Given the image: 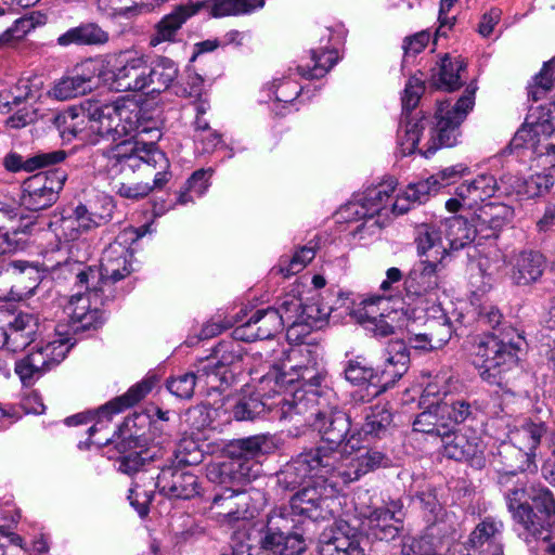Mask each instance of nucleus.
Here are the masks:
<instances>
[{
    "mask_svg": "<svg viewBox=\"0 0 555 555\" xmlns=\"http://www.w3.org/2000/svg\"><path fill=\"white\" fill-rule=\"evenodd\" d=\"M81 108L82 117L88 119L90 133L79 127V121L68 125L67 129L74 137L88 139L93 144L100 139L112 142L120 140L119 143L126 140L139 141L137 137L142 134L149 135L150 141L160 138V131L141 118V111L132 102H87Z\"/></svg>",
    "mask_w": 555,
    "mask_h": 555,
    "instance_id": "1",
    "label": "nucleus"
},
{
    "mask_svg": "<svg viewBox=\"0 0 555 555\" xmlns=\"http://www.w3.org/2000/svg\"><path fill=\"white\" fill-rule=\"evenodd\" d=\"M514 529L529 550L537 554L545 545L555 527V498L543 486H532L527 494L525 488H514L505 494Z\"/></svg>",
    "mask_w": 555,
    "mask_h": 555,
    "instance_id": "2",
    "label": "nucleus"
},
{
    "mask_svg": "<svg viewBox=\"0 0 555 555\" xmlns=\"http://www.w3.org/2000/svg\"><path fill=\"white\" fill-rule=\"evenodd\" d=\"M302 455L300 453L289 463H287L278 473V483L285 490L300 489L291 499V511L280 508V512L292 515L305 516L313 521L324 520L332 516L331 503L335 488L341 483L337 472L324 473L318 469H311L306 474H296L295 479L286 477V470Z\"/></svg>",
    "mask_w": 555,
    "mask_h": 555,
    "instance_id": "3",
    "label": "nucleus"
},
{
    "mask_svg": "<svg viewBox=\"0 0 555 555\" xmlns=\"http://www.w3.org/2000/svg\"><path fill=\"white\" fill-rule=\"evenodd\" d=\"M391 465L390 457L376 449L359 450L356 454H344L334 448H315L302 455L286 470V477L295 479L296 474H306L315 467L321 472H337L341 483L358 480L361 476Z\"/></svg>",
    "mask_w": 555,
    "mask_h": 555,
    "instance_id": "4",
    "label": "nucleus"
},
{
    "mask_svg": "<svg viewBox=\"0 0 555 555\" xmlns=\"http://www.w3.org/2000/svg\"><path fill=\"white\" fill-rule=\"evenodd\" d=\"M285 375L279 376L273 370L263 375L258 383L256 393L249 397H242L233 408V415L237 421H253L263 416L267 412L280 420L292 418L295 414H306L308 404L314 401L312 397L298 396V392H291L292 399L286 395L282 396V386Z\"/></svg>",
    "mask_w": 555,
    "mask_h": 555,
    "instance_id": "5",
    "label": "nucleus"
},
{
    "mask_svg": "<svg viewBox=\"0 0 555 555\" xmlns=\"http://www.w3.org/2000/svg\"><path fill=\"white\" fill-rule=\"evenodd\" d=\"M94 162L100 170L105 171L112 178L124 173L126 170L133 172L140 169L142 165L157 169L153 185H151L152 190H162L171 177L168 171L169 160L165 153L155 146V141L146 143L126 140L116 143L100 150Z\"/></svg>",
    "mask_w": 555,
    "mask_h": 555,
    "instance_id": "6",
    "label": "nucleus"
},
{
    "mask_svg": "<svg viewBox=\"0 0 555 555\" xmlns=\"http://www.w3.org/2000/svg\"><path fill=\"white\" fill-rule=\"evenodd\" d=\"M131 257L132 254L126 245L113 242L103 250L100 268L86 267L82 262L67 260L61 269L70 272L77 279V284L91 288L98 302L103 300L99 296V291H105L113 297L112 284L131 273Z\"/></svg>",
    "mask_w": 555,
    "mask_h": 555,
    "instance_id": "7",
    "label": "nucleus"
},
{
    "mask_svg": "<svg viewBox=\"0 0 555 555\" xmlns=\"http://www.w3.org/2000/svg\"><path fill=\"white\" fill-rule=\"evenodd\" d=\"M446 263L420 259L414 262L403 281V300L416 311L440 312V292L444 287Z\"/></svg>",
    "mask_w": 555,
    "mask_h": 555,
    "instance_id": "8",
    "label": "nucleus"
},
{
    "mask_svg": "<svg viewBox=\"0 0 555 555\" xmlns=\"http://www.w3.org/2000/svg\"><path fill=\"white\" fill-rule=\"evenodd\" d=\"M384 366L378 374L372 366L359 358L350 360L345 369L346 379L354 385L369 383L374 387L376 396L392 387L408 371L410 352L401 339L390 340L383 351Z\"/></svg>",
    "mask_w": 555,
    "mask_h": 555,
    "instance_id": "9",
    "label": "nucleus"
},
{
    "mask_svg": "<svg viewBox=\"0 0 555 555\" xmlns=\"http://www.w3.org/2000/svg\"><path fill=\"white\" fill-rule=\"evenodd\" d=\"M476 87H467L464 94L451 104L449 100L439 101L435 113V126L429 130V139L418 152L429 157L440 147H451L461 135L460 127L475 105Z\"/></svg>",
    "mask_w": 555,
    "mask_h": 555,
    "instance_id": "10",
    "label": "nucleus"
},
{
    "mask_svg": "<svg viewBox=\"0 0 555 555\" xmlns=\"http://www.w3.org/2000/svg\"><path fill=\"white\" fill-rule=\"evenodd\" d=\"M295 520L280 511L271 512L262 531L260 547L241 543L233 546V555H300L306 544L300 534L294 532Z\"/></svg>",
    "mask_w": 555,
    "mask_h": 555,
    "instance_id": "11",
    "label": "nucleus"
},
{
    "mask_svg": "<svg viewBox=\"0 0 555 555\" xmlns=\"http://www.w3.org/2000/svg\"><path fill=\"white\" fill-rule=\"evenodd\" d=\"M519 350L518 343L505 341L495 334H488L474 338L470 356L481 378L500 385L502 373L517 364Z\"/></svg>",
    "mask_w": 555,
    "mask_h": 555,
    "instance_id": "12",
    "label": "nucleus"
},
{
    "mask_svg": "<svg viewBox=\"0 0 555 555\" xmlns=\"http://www.w3.org/2000/svg\"><path fill=\"white\" fill-rule=\"evenodd\" d=\"M75 285L85 288L86 292L83 294L78 292L73 295L64 307V313L68 319L69 331L73 334H78L89 330H96L104 322L103 312L100 310L99 306L104 305L112 296L105 291H99V296L102 297L103 300L95 302L94 292L91 288L77 284L76 278Z\"/></svg>",
    "mask_w": 555,
    "mask_h": 555,
    "instance_id": "13",
    "label": "nucleus"
},
{
    "mask_svg": "<svg viewBox=\"0 0 555 555\" xmlns=\"http://www.w3.org/2000/svg\"><path fill=\"white\" fill-rule=\"evenodd\" d=\"M460 388L457 379L446 373L437 375L427 384L424 393L427 397H439L438 410L443 420L453 424H462L475 416L474 405L465 398H453L451 395Z\"/></svg>",
    "mask_w": 555,
    "mask_h": 555,
    "instance_id": "14",
    "label": "nucleus"
},
{
    "mask_svg": "<svg viewBox=\"0 0 555 555\" xmlns=\"http://www.w3.org/2000/svg\"><path fill=\"white\" fill-rule=\"evenodd\" d=\"M153 384V380L144 379L130 387L125 395L102 405L95 412L79 413L69 416L65 420V423L72 426L96 420L95 424L88 429L89 436L92 437L95 431L103 429L107 423L111 422L113 415L141 401L152 390Z\"/></svg>",
    "mask_w": 555,
    "mask_h": 555,
    "instance_id": "15",
    "label": "nucleus"
},
{
    "mask_svg": "<svg viewBox=\"0 0 555 555\" xmlns=\"http://www.w3.org/2000/svg\"><path fill=\"white\" fill-rule=\"evenodd\" d=\"M527 117L525 125L516 132L513 144L531 151L537 157H544L545 165L555 167V130L547 118L533 120Z\"/></svg>",
    "mask_w": 555,
    "mask_h": 555,
    "instance_id": "16",
    "label": "nucleus"
},
{
    "mask_svg": "<svg viewBox=\"0 0 555 555\" xmlns=\"http://www.w3.org/2000/svg\"><path fill=\"white\" fill-rule=\"evenodd\" d=\"M67 338H59L47 343L27 354L15 364V373L22 383L30 386L44 372L59 364L69 350Z\"/></svg>",
    "mask_w": 555,
    "mask_h": 555,
    "instance_id": "17",
    "label": "nucleus"
},
{
    "mask_svg": "<svg viewBox=\"0 0 555 555\" xmlns=\"http://www.w3.org/2000/svg\"><path fill=\"white\" fill-rule=\"evenodd\" d=\"M219 486L221 490L215 494L210 511L220 525L234 527L255 517V509L249 506L250 498L244 489Z\"/></svg>",
    "mask_w": 555,
    "mask_h": 555,
    "instance_id": "18",
    "label": "nucleus"
},
{
    "mask_svg": "<svg viewBox=\"0 0 555 555\" xmlns=\"http://www.w3.org/2000/svg\"><path fill=\"white\" fill-rule=\"evenodd\" d=\"M65 180L66 175L60 170L39 173L28 178L23 184L22 205L33 211L52 206L56 202Z\"/></svg>",
    "mask_w": 555,
    "mask_h": 555,
    "instance_id": "19",
    "label": "nucleus"
},
{
    "mask_svg": "<svg viewBox=\"0 0 555 555\" xmlns=\"http://www.w3.org/2000/svg\"><path fill=\"white\" fill-rule=\"evenodd\" d=\"M361 518V529L369 535L377 540H392L397 537L402 519V504L391 502L388 507L370 506L359 507Z\"/></svg>",
    "mask_w": 555,
    "mask_h": 555,
    "instance_id": "20",
    "label": "nucleus"
},
{
    "mask_svg": "<svg viewBox=\"0 0 555 555\" xmlns=\"http://www.w3.org/2000/svg\"><path fill=\"white\" fill-rule=\"evenodd\" d=\"M262 474L259 460L230 456L228 461L211 463L206 468L208 480L216 485H231L244 489L250 481Z\"/></svg>",
    "mask_w": 555,
    "mask_h": 555,
    "instance_id": "21",
    "label": "nucleus"
},
{
    "mask_svg": "<svg viewBox=\"0 0 555 555\" xmlns=\"http://www.w3.org/2000/svg\"><path fill=\"white\" fill-rule=\"evenodd\" d=\"M300 357L302 360L289 366V372H278L279 376H286L282 386V392L286 390L288 385L295 382H301L302 386H320L325 377L322 357L317 349H311L308 346L300 347L292 350L291 360H297Z\"/></svg>",
    "mask_w": 555,
    "mask_h": 555,
    "instance_id": "22",
    "label": "nucleus"
},
{
    "mask_svg": "<svg viewBox=\"0 0 555 555\" xmlns=\"http://www.w3.org/2000/svg\"><path fill=\"white\" fill-rule=\"evenodd\" d=\"M310 408L311 412L305 421L318 430L322 440L327 443V446H321L320 448L339 450L340 444L350 433L349 416L337 409L320 410L312 405Z\"/></svg>",
    "mask_w": 555,
    "mask_h": 555,
    "instance_id": "23",
    "label": "nucleus"
},
{
    "mask_svg": "<svg viewBox=\"0 0 555 555\" xmlns=\"http://www.w3.org/2000/svg\"><path fill=\"white\" fill-rule=\"evenodd\" d=\"M146 57L143 55L121 54L115 61L105 80L119 92L146 90Z\"/></svg>",
    "mask_w": 555,
    "mask_h": 555,
    "instance_id": "24",
    "label": "nucleus"
},
{
    "mask_svg": "<svg viewBox=\"0 0 555 555\" xmlns=\"http://www.w3.org/2000/svg\"><path fill=\"white\" fill-rule=\"evenodd\" d=\"M396 188L397 180L393 177H387L358 195L348 204L347 210L356 216L377 215L389 218V205Z\"/></svg>",
    "mask_w": 555,
    "mask_h": 555,
    "instance_id": "25",
    "label": "nucleus"
},
{
    "mask_svg": "<svg viewBox=\"0 0 555 555\" xmlns=\"http://www.w3.org/2000/svg\"><path fill=\"white\" fill-rule=\"evenodd\" d=\"M443 453L455 461H466L472 467L481 469L486 466L488 457L486 443L474 433L453 431L449 438L442 439Z\"/></svg>",
    "mask_w": 555,
    "mask_h": 555,
    "instance_id": "26",
    "label": "nucleus"
},
{
    "mask_svg": "<svg viewBox=\"0 0 555 555\" xmlns=\"http://www.w3.org/2000/svg\"><path fill=\"white\" fill-rule=\"evenodd\" d=\"M155 487L169 499L191 500L201 493L198 477L179 466L164 467L156 477Z\"/></svg>",
    "mask_w": 555,
    "mask_h": 555,
    "instance_id": "27",
    "label": "nucleus"
},
{
    "mask_svg": "<svg viewBox=\"0 0 555 555\" xmlns=\"http://www.w3.org/2000/svg\"><path fill=\"white\" fill-rule=\"evenodd\" d=\"M204 5V1L189 0L185 3L173 7L172 11L163 16L155 25L154 31L150 36L149 44L155 48L165 42H175L182 25L192 16L196 15Z\"/></svg>",
    "mask_w": 555,
    "mask_h": 555,
    "instance_id": "28",
    "label": "nucleus"
},
{
    "mask_svg": "<svg viewBox=\"0 0 555 555\" xmlns=\"http://www.w3.org/2000/svg\"><path fill=\"white\" fill-rule=\"evenodd\" d=\"M489 462L498 473L502 474L501 483L505 476L522 472H535L538 468L535 453H527V451H522L509 441L501 442L496 451L492 452Z\"/></svg>",
    "mask_w": 555,
    "mask_h": 555,
    "instance_id": "29",
    "label": "nucleus"
},
{
    "mask_svg": "<svg viewBox=\"0 0 555 555\" xmlns=\"http://www.w3.org/2000/svg\"><path fill=\"white\" fill-rule=\"evenodd\" d=\"M285 325L273 308L257 310L248 321L238 325L233 331V337L237 340L268 339L283 330Z\"/></svg>",
    "mask_w": 555,
    "mask_h": 555,
    "instance_id": "30",
    "label": "nucleus"
},
{
    "mask_svg": "<svg viewBox=\"0 0 555 555\" xmlns=\"http://www.w3.org/2000/svg\"><path fill=\"white\" fill-rule=\"evenodd\" d=\"M470 221L480 238L495 237L498 232L512 220L514 209L502 203H487L473 209Z\"/></svg>",
    "mask_w": 555,
    "mask_h": 555,
    "instance_id": "31",
    "label": "nucleus"
},
{
    "mask_svg": "<svg viewBox=\"0 0 555 555\" xmlns=\"http://www.w3.org/2000/svg\"><path fill=\"white\" fill-rule=\"evenodd\" d=\"M37 330V318L27 312L18 313L8 328L0 327L2 349L13 353L24 350L34 340Z\"/></svg>",
    "mask_w": 555,
    "mask_h": 555,
    "instance_id": "32",
    "label": "nucleus"
},
{
    "mask_svg": "<svg viewBox=\"0 0 555 555\" xmlns=\"http://www.w3.org/2000/svg\"><path fill=\"white\" fill-rule=\"evenodd\" d=\"M498 192L504 194L502 182L499 184L493 175L481 173L461 183L455 194L464 202L467 209H475Z\"/></svg>",
    "mask_w": 555,
    "mask_h": 555,
    "instance_id": "33",
    "label": "nucleus"
},
{
    "mask_svg": "<svg viewBox=\"0 0 555 555\" xmlns=\"http://www.w3.org/2000/svg\"><path fill=\"white\" fill-rule=\"evenodd\" d=\"M414 244L421 259H431L444 263L448 248L444 243L440 223H421L415 228Z\"/></svg>",
    "mask_w": 555,
    "mask_h": 555,
    "instance_id": "34",
    "label": "nucleus"
},
{
    "mask_svg": "<svg viewBox=\"0 0 555 555\" xmlns=\"http://www.w3.org/2000/svg\"><path fill=\"white\" fill-rule=\"evenodd\" d=\"M320 555H365L360 545L359 534L348 526H339L328 533L324 532L319 542Z\"/></svg>",
    "mask_w": 555,
    "mask_h": 555,
    "instance_id": "35",
    "label": "nucleus"
},
{
    "mask_svg": "<svg viewBox=\"0 0 555 555\" xmlns=\"http://www.w3.org/2000/svg\"><path fill=\"white\" fill-rule=\"evenodd\" d=\"M505 195H517L519 199H529L548 192L554 184L550 173H535L527 179H520L512 173H505L501 178Z\"/></svg>",
    "mask_w": 555,
    "mask_h": 555,
    "instance_id": "36",
    "label": "nucleus"
},
{
    "mask_svg": "<svg viewBox=\"0 0 555 555\" xmlns=\"http://www.w3.org/2000/svg\"><path fill=\"white\" fill-rule=\"evenodd\" d=\"M511 278L516 285H530L542 276L545 269V258L539 251L522 250L512 260Z\"/></svg>",
    "mask_w": 555,
    "mask_h": 555,
    "instance_id": "37",
    "label": "nucleus"
},
{
    "mask_svg": "<svg viewBox=\"0 0 555 555\" xmlns=\"http://www.w3.org/2000/svg\"><path fill=\"white\" fill-rule=\"evenodd\" d=\"M198 388L207 395L222 392L234 382V372L219 367L214 359H203L196 364Z\"/></svg>",
    "mask_w": 555,
    "mask_h": 555,
    "instance_id": "38",
    "label": "nucleus"
},
{
    "mask_svg": "<svg viewBox=\"0 0 555 555\" xmlns=\"http://www.w3.org/2000/svg\"><path fill=\"white\" fill-rule=\"evenodd\" d=\"M178 74L177 64L166 56H157L151 63L146 60V90L152 93L168 90L178 78Z\"/></svg>",
    "mask_w": 555,
    "mask_h": 555,
    "instance_id": "39",
    "label": "nucleus"
},
{
    "mask_svg": "<svg viewBox=\"0 0 555 555\" xmlns=\"http://www.w3.org/2000/svg\"><path fill=\"white\" fill-rule=\"evenodd\" d=\"M443 234L448 254L464 248L477 236L473 223L463 216H454L439 222Z\"/></svg>",
    "mask_w": 555,
    "mask_h": 555,
    "instance_id": "40",
    "label": "nucleus"
},
{
    "mask_svg": "<svg viewBox=\"0 0 555 555\" xmlns=\"http://www.w3.org/2000/svg\"><path fill=\"white\" fill-rule=\"evenodd\" d=\"M66 157V153L62 150L42 152L23 159V157L16 153L8 154L3 159L4 167L12 172L21 170L31 172L37 169L62 163Z\"/></svg>",
    "mask_w": 555,
    "mask_h": 555,
    "instance_id": "41",
    "label": "nucleus"
},
{
    "mask_svg": "<svg viewBox=\"0 0 555 555\" xmlns=\"http://www.w3.org/2000/svg\"><path fill=\"white\" fill-rule=\"evenodd\" d=\"M413 430L441 439L449 438L451 434L450 424L443 420L442 413L438 410V402L417 414L413 422Z\"/></svg>",
    "mask_w": 555,
    "mask_h": 555,
    "instance_id": "42",
    "label": "nucleus"
},
{
    "mask_svg": "<svg viewBox=\"0 0 555 555\" xmlns=\"http://www.w3.org/2000/svg\"><path fill=\"white\" fill-rule=\"evenodd\" d=\"M108 41V34L95 24H86L68 29L57 38L60 46L103 44Z\"/></svg>",
    "mask_w": 555,
    "mask_h": 555,
    "instance_id": "43",
    "label": "nucleus"
},
{
    "mask_svg": "<svg viewBox=\"0 0 555 555\" xmlns=\"http://www.w3.org/2000/svg\"><path fill=\"white\" fill-rule=\"evenodd\" d=\"M380 297L363 300V308L360 309V322L375 336L386 337L393 333V326L387 321L384 313H379L377 305L382 304Z\"/></svg>",
    "mask_w": 555,
    "mask_h": 555,
    "instance_id": "44",
    "label": "nucleus"
},
{
    "mask_svg": "<svg viewBox=\"0 0 555 555\" xmlns=\"http://www.w3.org/2000/svg\"><path fill=\"white\" fill-rule=\"evenodd\" d=\"M102 203V212L96 211V209L90 210L89 206L83 204H79L73 210L82 234L112 220L115 208L113 198H104Z\"/></svg>",
    "mask_w": 555,
    "mask_h": 555,
    "instance_id": "45",
    "label": "nucleus"
},
{
    "mask_svg": "<svg viewBox=\"0 0 555 555\" xmlns=\"http://www.w3.org/2000/svg\"><path fill=\"white\" fill-rule=\"evenodd\" d=\"M1 271L10 278L16 279L20 283L25 284L26 293H31L40 283L43 271L38 264L26 260H12L1 267Z\"/></svg>",
    "mask_w": 555,
    "mask_h": 555,
    "instance_id": "46",
    "label": "nucleus"
},
{
    "mask_svg": "<svg viewBox=\"0 0 555 555\" xmlns=\"http://www.w3.org/2000/svg\"><path fill=\"white\" fill-rule=\"evenodd\" d=\"M47 23V15L41 12H31L20 18L0 35V48L10 46L23 39L28 33Z\"/></svg>",
    "mask_w": 555,
    "mask_h": 555,
    "instance_id": "47",
    "label": "nucleus"
},
{
    "mask_svg": "<svg viewBox=\"0 0 555 555\" xmlns=\"http://www.w3.org/2000/svg\"><path fill=\"white\" fill-rule=\"evenodd\" d=\"M466 64L461 56L446 54L440 62L438 73V87L447 91H453L462 85V74Z\"/></svg>",
    "mask_w": 555,
    "mask_h": 555,
    "instance_id": "48",
    "label": "nucleus"
},
{
    "mask_svg": "<svg viewBox=\"0 0 555 555\" xmlns=\"http://www.w3.org/2000/svg\"><path fill=\"white\" fill-rule=\"evenodd\" d=\"M270 449L269 438L264 435H256L233 441L228 448V453L230 456L258 460L259 456L269 452Z\"/></svg>",
    "mask_w": 555,
    "mask_h": 555,
    "instance_id": "49",
    "label": "nucleus"
},
{
    "mask_svg": "<svg viewBox=\"0 0 555 555\" xmlns=\"http://www.w3.org/2000/svg\"><path fill=\"white\" fill-rule=\"evenodd\" d=\"M214 17L244 15L264 5V0H208Z\"/></svg>",
    "mask_w": 555,
    "mask_h": 555,
    "instance_id": "50",
    "label": "nucleus"
},
{
    "mask_svg": "<svg viewBox=\"0 0 555 555\" xmlns=\"http://www.w3.org/2000/svg\"><path fill=\"white\" fill-rule=\"evenodd\" d=\"M338 60V53L335 50H312L311 61L312 67L298 66V74L307 79H318L326 75V73L335 65Z\"/></svg>",
    "mask_w": 555,
    "mask_h": 555,
    "instance_id": "51",
    "label": "nucleus"
},
{
    "mask_svg": "<svg viewBox=\"0 0 555 555\" xmlns=\"http://www.w3.org/2000/svg\"><path fill=\"white\" fill-rule=\"evenodd\" d=\"M428 121L426 119H408L398 130V142L403 156L414 153L421 141V134Z\"/></svg>",
    "mask_w": 555,
    "mask_h": 555,
    "instance_id": "52",
    "label": "nucleus"
},
{
    "mask_svg": "<svg viewBox=\"0 0 555 555\" xmlns=\"http://www.w3.org/2000/svg\"><path fill=\"white\" fill-rule=\"evenodd\" d=\"M503 530V522L494 518H486L479 522L473 530L468 538V545L478 548L483 546L486 543L493 544V551L495 550V541L501 535ZM498 547H500L498 545Z\"/></svg>",
    "mask_w": 555,
    "mask_h": 555,
    "instance_id": "53",
    "label": "nucleus"
},
{
    "mask_svg": "<svg viewBox=\"0 0 555 555\" xmlns=\"http://www.w3.org/2000/svg\"><path fill=\"white\" fill-rule=\"evenodd\" d=\"M544 431L542 424L526 423L512 433L509 442L527 453H535Z\"/></svg>",
    "mask_w": 555,
    "mask_h": 555,
    "instance_id": "54",
    "label": "nucleus"
},
{
    "mask_svg": "<svg viewBox=\"0 0 555 555\" xmlns=\"http://www.w3.org/2000/svg\"><path fill=\"white\" fill-rule=\"evenodd\" d=\"M392 422V414L386 405L376 404L370 408L361 427L364 436L379 437Z\"/></svg>",
    "mask_w": 555,
    "mask_h": 555,
    "instance_id": "55",
    "label": "nucleus"
},
{
    "mask_svg": "<svg viewBox=\"0 0 555 555\" xmlns=\"http://www.w3.org/2000/svg\"><path fill=\"white\" fill-rule=\"evenodd\" d=\"M315 257V249L312 246H304L291 258L283 257L279 263V272L287 278L297 274Z\"/></svg>",
    "mask_w": 555,
    "mask_h": 555,
    "instance_id": "56",
    "label": "nucleus"
},
{
    "mask_svg": "<svg viewBox=\"0 0 555 555\" xmlns=\"http://www.w3.org/2000/svg\"><path fill=\"white\" fill-rule=\"evenodd\" d=\"M212 176L211 169H198L186 181L184 192L178 197V203L184 205L193 199V195L202 196L209 186V179Z\"/></svg>",
    "mask_w": 555,
    "mask_h": 555,
    "instance_id": "57",
    "label": "nucleus"
},
{
    "mask_svg": "<svg viewBox=\"0 0 555 555\" xmlns=\"http://www.w3.org/2000/svg\"><path fill=\"white\" fill-rule=\"evenodd\" d=\"M207 359H214L219 367L225 371H233L238 362L242 361V347L235 341L220 343L214 350V354Z\"/></svg>",
    "mask_w": 555,
    "mask_h": 555,
    "instance_id": "58",
    "label": "nucleus"
},
{
    "mask_svg": "<svg viewBox=\"0 0 555 555\" xmlns=\"http://www.w3.org/2000/svg\"><path fill=\"white\" fill-rule=\"evenodd\" d=\"M304 302L300 298L293 294H286L279 300L278 307L274 309L279 311L283 324L294 328L300 325L299 317Z\"/></svg>",
    "mask_w": 555,
    "mask_h": 555,
    "instance_id": "59",
    "label": "nucleus"
},
{
    "mask_svg": "<svg viewBox=\"0 0 555 555\" xmlns=\"http://www.w3.org/2000/svg\"><path fill=\"white\" fill-rule=\"evenodd\" d=\"M554 69L555 59H552L548 62H545L539 74L534 76L533 83L529 86L528 90V95L532 101H539L542 95L551 90L553 87Z\"/></svg>",
    "mask_w": 555,
    "mask_h": 555,
    "instance_id": "60",
    "label": "nucleus"
},
{
    "mask_svg": "<svg viewBox=\"0 0 555 555\" xmlns=\"http://www.w3.org/2000/svg\"><path fill=\"white\" fill-rule=\"evenodd\" d=\"M96 8L107 17H131L140 12L134 0H96Z\"/></svg>",
    "mask_w": 555,
    "mask_h": 555,
    "instance_id": "61",
    "label": "nucleus"
},
{
    "mask_svg": "<svg viewBox=\"0 0 555 555\" xmlns=\"http://www.w3.org/2000/svg\"><path fill=\"white\" fill-rule=\"evenodd\" d=\"M196 386L198 387L197 372L182 373L172 376L167 382V389L181 399H190Z\"/></svg>",
    "mask_w": 555,
    "mask_h": 555,
    "instance_id": "62",
    "label": "nucleus"
},
{
    "mask_svg": "<svg viewBox=\"0 0 555 555\" xmlns=\"http://www.w3.org/2000/svg\"><path fill=\"white\" fill-rule=\"evenodd\" d=\"M89 92L79 79L72 74L70 76L62 78L54 85L51 90V95L60 101H66Z\"/></svg>",
    "mask_w": 555,
    "mask_h": 555,
    "instance_id": "63",
    "label": "nucleus"
},
{
    "mask_svg": "<svg viewBox=\"0 0 555 555\" xmlns=\"http://www.w3.org/2000/svg\"><path fill=\"white\" fill-rule=\"evenodd\" d=\"M428 328V336L424 338L429 340L431 349L442 348L452 336L451 324L443 314L438 320L431 321Z\"/></svg>",
    "mask_w": 555,
    "mask_h": 555,
    "instance_id": "64",
    "label": "nucleus"
}]
</instances>
